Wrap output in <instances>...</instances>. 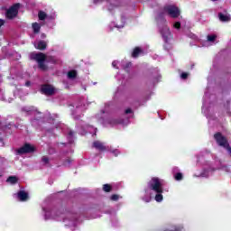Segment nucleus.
I'll list each match as a JSON object with an SVG mask.
<instances>
[{
    "instance_id": "7",
    "label": "nucleus",
    "mask_w": 231,
    "mask_h": 231,
    "mask_svg": "<svg viewBox=\"0 0 231 231\" xmlns=\"http://www.w3.org/2000/svg\"><path fill=\"white\" fill-rule=\"evenodd\" d=\"M16 152L17 154H32V152H35V146L26 143Z\"/></svg>"
},
{
    "instance_id": "26",
    "label": "nucleus",
    "mask_w": 231,
    "mask_h": 231,
    "mask_svg": "<svg viewBox=\"0 0 231 231\" xmlns=\"http://www.w3.org/2000/svg\"><path fill=\"white\" fill-rule=\"evenodd\" d=\"M173 27L176 28V30H180V28H181V23L176 22V23L173 24Z\"/></svg>"
},
{
    "instance_id": "21",
    "label": "nucleus",
    "mask_w": 231,
    "mask_h": 231,
    "mask_svg": "<svg viewBox=\"0 0 231 231\" xmlns=\"http://www.w3.org/2000/svg\"><path fill=\"white\" fill-rule=\"evenodd\" d=\"M165 12H163V8H162V12H160L157 15V19H161L162 21H165Z\"/></svg>"
},
{
    "instance_id": "13",
    "label": "nucleus",
    "mask_w": 231,
    "mask_h": 231,
    "mask_svg": "<svg viewBox=\"0 0 231 231\" xmlns=\"http://www.w3.org/2000/svg\"><path fill=\"white\" fill-rule=\"evenodd\" d=\"M7 183H11V185H15L19 181V178L17 176H9L6 180Z\"/></svg>"
},
{
    "instance_id": "20",
    "label": "nucleus",
    "mask_w": 231,
    "mask_h": 231,
    "mask_svg": "<svg viewBox=\"0 0 231 231\" xmlns=\"http://www.w3.org/2000/svg\"><path fill=\"white\" fill-rule=\"evenodd\" d=\"M176 181H181L183 180V173L178 172L174 175Z\"/></svg>"
},
{
    "instance_id": "24",
    "label": "nucleus",
    "mask_w": 231,
    "mask_h": 231,
    "mask_svg": "<svg viewBox=\"0 0 231 231\" xmlns=\"http://www.w3.org/2000/svg\"><path fill=\"white\" fill-rule=\"evenodd\" d=\"M216 38H217V36L216 35H208V41L209 42H214V41H216Z\"/></svg>"
},
{
    "instance_id": "9",
    "label": "nucleus",
    "mask_w": 231,
    "mask_h": 231,
    "mask_svg": "<svg viewBox=\"0 0 231 231\" xmlns=\"http://www.w3.org/2000/svg\"><path fill=\"white\" fill-rule=\"evenodd\" d=\"M92 147H94V149H97V151H100L101 152L107 151V146L100 141H95L92 144Z\"/></svg>"
},
{
    "instance_id": "4",
    "label": "nucleus",
    "mask_w": 231,
    "mask_h": 231,
    "mask_svg": "<svg viewBox=\"0 0 231 231\" xmlns=\"http://www.w3.org/2000/svg\"><path fill=\"white\" fill-rule=\"evenodd\" d=\"M163 12L170 15L172 19H178V17L181 14V11L176 5H169L163 7Z\"/></svg>"
},
{
    "instance_id": "33",
    "label": "nucleus",
    "mask_w": 231,
    "mask_h": 231,
    "mask_svg": "<svg viewBox=\"0 0 231 231\" xmlns=\"http://www.w3.org/2000/svg\"><path fill=\"white\" fill-rule=\"evenodd\" d=\"M112 66H113L114 68H116V62L113 61V62H112Z\"/></svg>"
},
{
    "instance_id": "35",
    "label": "nucleus",
    "mask_w": 231,
    "mask_h": 231,
    "mask_svg": "<svg viewBox=\"0 0 231 231\" xmlns=\"http://www.w3.org/2000/svg\"><path fill=\"white\" fill-rule=\"evenodd\" d=\"M45 37H46V34H45V33H42V39H45Z\"/></svg>"
},
{
    "instance_id": "31",
    "label": "nucleus",
    "mask_w": 231,
    "mask_h": 231,
    "mask_svg": "<svg viewBox=\"0 0 231 231\" xmlns=\"http://www.w3.org/2000/svg\"><path fill=\"white\" fill-rule=\"evenodd\" d=\"M25 86H26L27 88H30V86H32V82L26 81V82H25Z\"/></svg>"
},
{
    "instance_id": "37",
    "label": "nucleus",
    "mask_w": 231,
    "mask_h": 231,
    "mask_svg": "<svg viewBox=\"0 0 231 231\" xmlns=\"http://www.w3.org/2000/svg\"><path fill=\"white\" fill-rule=\"evenodd\" d=\"M212 1H217V0H212Z\"/></svg>"
},
{
    "instance_id": "3",
    "label": "nucleus",
    "mask_w": 231,
    "mask_h": 231,
    "mask_svg": "<svg viewBox=\"0 0 231 231\" xmlns=\"http://www.w3.org/2000/svg\"><path fill=\"white\" fill-rule=\"evenodd\" d=\"M214 139L216 140L217 145H219L220 147H224V149H226L229 152L231 147H230V143H228V140L226 139V137H225V135H223V134H221V132H217L214 134Z\"/></svg>"
},
{
    "instance_id": "28",
    "label": "nucleus",
    "mask_w": 231,
    "mask_h": 231,
    "mask_svg": "<svg viewBox=\"0 0 231 231\" xmlns=\"http://www.w3.org/2000/svg\"><path fill=\"white\" fill-rule=\"evenodd\" d=\"M125 115H131V113H133V109L127 108L125 110Z\"/></svg>"
},
{
    "instance_id": "23",
    "label": "nucleus",
    "mask_w": 231,
    "mask_h": 231,
    "mask_svg": "<svg viewBox=\"0 0 231 231\" xmlns=\"http://www.w3.org/2000/svg\"><path fill=\"white\" fill-rule=\"evenodd\" d=\"M180 79H182V80H187L189 79V72H182L180 74Z\"/></svg>"
},
{
    "instance_id": "29",
    "label": "nucleus",
    "mask_w": 231,
    "mask_h": 231,
    "mask_svg": "<svg viewBox=\"0 0 231 231\" xmlns=\"http://www.w3.org/2000/svg\"><path fill=\"white\" fill-rule=\"evenodd\" d=\"M106 0H93L94 5H97V3H104Z\"/></svg>"
},
{
    "instance_id": "32",
    "label": "nucleus",
    "mask_w": 231,
    "mask_h": 231,
    "mask_svg": "<svg viewBox=\"0 0 231 231\" xmlns=\"http://www.w3.org/2000/svg\"><path fill=\"white\" fill-rule=\"evenodd\" d=\"M112 122H113V124H120V122L118 120H113Z\"/></svg>"
},
{
    "instance_id": "19",
    "label": "nucleus",
    "mask_w": 231,
    "mask_h": 231,
    "mask_svg": "<svg viewBox=\"0 0 231 231\" xmlns=\"http://www.w3.org/2000/svg\"><path fill=\"white\" fill-rule=\"evenodd\" d=\"M131 66H133V63L129 61L123 66V69H125V71H126V73H129V69H131Z\"/></svg>"
},
{
    "instance_id": "6",
    "label": "nucleus",
    "mask_w": 231,
    "mask_h": 231,
    "mask_svg": "<svg viewBox=\"0 0 231 231\" xmlns=\"http://www.w3.org/2000/svg\"><path fill=\"white\" fill-rule=\"evenodd\" d=\"M57 89L55 88V87L51 84H43L41 87V93H42V95H45L46 97H53Z\"/></svg>"
},
{
    "instance_id": "15",
    "label": "nucleus",
    "mask_w": 231,
    "mask_h": 231,
    "mask_svg": "<svg viewBox=\"0 0 231 231\" xmlns=\"http://www.w3.org/2000/svg\"><path fill=\"white\" fill-rule=\"evenodd\" d=\"M218 18L222 23H226L230 21V17L226 14H224L223 13L218 14Z\"/></svg>"
},
{
    "instance_id": "17",
    "label": "nucleus",
    "mask_w": 231,
    "mask_h": 231,
    "mask_svg": "<svg viewBox=\"0 0 231 231\" xmlns=\"http://www.w3.org/2000/svg\"><path fill=\"white\" fill-rule=\"evenodd\" d=\"M67 76H68V79H77V70L69 71Z\"/></svg>"
},
{
    "instance_id": "1",
    "label": "nucleus",
    "mask_w": 231,
    "mask_h": 231,
    "mask_svg": "<svg viewBox=\"0 0 231 231\" xmlns=\"http://www.w3.org/2000/svg\"><path fill=\"white\" fill-rule=\"evenodd\" d=\"M31 60H35L38 63V68L42 71H48V65L45 62H51V64H57V60L53 56L46 57V54L42 52L31 53Z\"/></svg>"
},
{
    "instance_id": "22",
    "label": "nucleus",
    "mask_w": 231,
    "mask_h": 231,
    "mask_svg": "<svg viewBox=\"0 0 231 231\" xmlns=\"http://www.w3.org/2000/svg\"><path fill=\"white\" fill-rule=\"evenodd\" d=\"M71 162H73L71 158H68L67 160H65V162H63L64 167H69V165H71Z\"/></svg>"
},
{
    "instance_id": "10",
    "label": "nucleus",
    "mask_w": 231,
    "mask_h": 231,
    "mask_svg": "<svg viewBox=\"0 0 231 231\" xmlns=\"http://www.w3.org/2000/svg\"><path fill=\"white\" fill-rule=\"evenodd\" d=\"M17 198L20 201H26L28 199V193L24 190H20L17 193Z\"/></svg>"
},
{
    "instance_id": "34",
    "label": "nucleus",
    "mask_w": 231,
    "mask_h": 231,
    "mask_svg": "<svg viewBox=\"0 0 231 231\" xmlns=\"http://www.w3.org/2000/svg\"><path fill=\"white\" fill-rule=\"evenodd\" d=\"M69 136H73V131L69 132Z\"/></svg>"
},
{
    "instance_id": "36",
    "label": "nucleus",
    "mask_w": 231,
    "mask_h": 231,
    "mask_svg": "<svg viewBox=\"0 0 231 231\" xmlns=\"http://www.w3.org/2000/svg\"><path fill=\"white\" fill-rule=\"evenodd\" d=\"M229 152H230V154H231V148H229Z\"/></svg>"
},
{
    "instance_id": "30",
    "label": "nucleus",
    "mask_w": 231,
    "mask_h": 231,
    "mask_svg": "<svg viewBox=\"0 0 231 231\" xmlns=\"http://www.w3.org/2000/svg\"><path fill=\"white\" fill-rule=\"evenodd\" d=\"M1 26H5V20L0 19V28Z\"/></svg>"
},
{
    "instance_id": "2",
    "label": "nucleus",
    "mask_w": 231,
    "mask_h": 231,
    "mask_svg": "<svg viewBox=\"0 0 231 231\" xmlns=\"http://www.w3.org/2000/svg\"><path fill=\"white\" fill-rule=\"evenodd\" d=\"M148 187L150 190L156 192L155 201H157V203H162V201H163V188L162 187V180H160L158 177H153L148 182Z\"/></svg>"
},
{
    "instance_id": "5",
    "label": "nucleus",
    "mask_w": 231,
    "mask_h": 231,
    "mask_svg": "<svg viewBox=\"0 0 231 231\" xmlns=\"http://www.w3.org/2000/svg\"><path fill=\"white\" fill-rule=\"evenodd\" d=\"M20 8L21 4L17 3L13 5L5 13L7 19H14V17H17Z\"/></svg>"
},
{
    "instance_id": "11",
    "label": "nucleus",
    "mask_w": 231,
    "mask_h": 231,
    "mask_svg": "<svg viewBox=\"0 0 231 231\" xmlns=\"http://www.w3.org/2000/svg\"><path fill=\"white\" fill-rule=\"evenodd\" d=\"M48 47V43H46V42L44 41H40L37 44V50H40L41 51H44V50H46V48Z\"/></svg>"
},
{
    "instance_id": "27",
    "label": "nucleus",
    "mask_w": 231,
    "mask_h": 231,
    "mask_svg": "<svg viewBox=\"0 0 231 231\" xmlns=\"http://www.w3.org/2000/svg\"><path fill=\"white\" fill-rule=\"evenodd\" d=\"M118 195H116V194H114V195H112L111 197H110V199H111V200L112 201H118Z\"/></svg>"
},
{
    "instance_id": "12",
    "label": "nucleus",
    "mask_w": 231,
    "mask_h": 231,
    "mask_svg": "<svg viewBox=\"0 0 231 231\" xmlns=\"http://www.w3.org/2000/svg\"><path fill=\"white\" fill-rule=\"evenodd\" d=\"M143 51H142V48L140 47H135L132 52V57L134 59H137V57H140V53H142Z\"/></svg>"
},
{
    "instance_id": "18",
    "label": "nucleus",
    "mask_w": 231,
    "mask_h": 231,
    "mask_svg": "<svg viewBox=\"0 0 231 231\" xmlns=\"http://www.w3.org/2000/svg\"><path fill=\"white\" fill-rule=\"evenodd\" d=\"M103 190L104 192H111V190H113V187L111 186V184H104Z\"/></svg>"
},
{
    "instance_id": "8",
    "label": "nucleus",
    "mask_w": 231,
    "mask_h": 231,
    "mask_svg": "<svg viewBox=\"0 0 231 231\" xmlns=\"http://www.w3.org/2000/svg\"><path fill=\"white\" fill-rule=\"evenodd\" d=\"M160 33L164 41V42H169V39H171V29L169 28V26L164 25L161 30H160Z\"/></svg>"
},
{
    "instance_id": "16",
    "label": "nucleus",
    "mask_w": 231,
    "mask_h": 231,
    "mask_svg": "<svg viewBox=\"0 0 231 231\" xmlns=\"http://www.w3.org/2000/svg\"><path fill=\"white\" fill-rule=\"evenodd\" d=\"M46 17H48V14H46L44 13V11H40V12L38 13V18H39L40 21H45V20H46Z\"/></svg>"
},
{
    "instance_id": "25",
    "label": "nucleus",
    "mask_w": 231,
    "mask_h": 231,
    "mask_svg": "<svg viewBox=\"0 0 231 231\" xmlns=\"http://www.w3.org/2000/svg\"><path fill=\"white\" fill-rule=\"evenodd\" d=\"M42 162H43V163H45V164H48V163H50V158H48V156H43L42 158Z\"/></svg>"
},
{
    "instance_id": "14",
    "label": "nucleus",
    "mask_w": 231,
    "mask_h": 231,
    "mask_svg": "<svg viewBox=\"0 0 231 231\" xmlns=\"http://www.w3.org/2000/svg\"><path fill=\"white\" fill-rule=\"evenodd\" d=\"M32 32L33 33H40L41 32V24L39 23H32Z\"/></svg>"
}]
</instances>
